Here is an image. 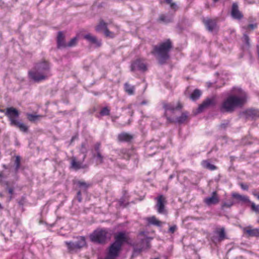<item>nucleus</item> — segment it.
<instances>
[{
    "mask_svg": "<svg viewBox=\"0 0 259 259\" xmlns=\"http://www.w3.org/2000/svg\"><path fill=\"white\" fill-rule=\"evenodd\" d=\"M51 75L50 64L45 60L36 63L28 72L29 77L37 82L46 80Z\"/></svg>",
    "mask_w": 259,
    "mask_h": 259,
    "instance_id": "f257e3e1",
    "label": "nucleus"
},
{
    "mask_svg": "<svg viewBox=\"0 0 259 259\" xmlns=\"http://www.w3.org/2000/svg\"><path fill=\"white\" fill-rule=\"evenodd\" d=\"M248 99L247 94L240 88L234 87L228 96V112L233 111L236 108L243 106Z\"/></svg>",
    "mask_w": 259,
    "mask_h": 259,
    "instance_id": "f03ea898",
    "label": "nucleus"
},
{
    "mask_svg": "<svg viewBox=\"0 0 259 259\" xmlns=\"http://www.w3.org/2000/svg\"><path fill=\"white\" fill-rule=\"evenodd\" d=\"M172 48V44L170 39L160 43L158 46H155L151 53L156 55L160 64L164 63L169 58V52Z\"/></svg>",
    "mask_w": 259,
    "mask_h": 259,
    "instance_id": "7ed1b4c3",
    "label": "nucleus"
},
{
    "mask_svg": "<svg viewBox=\"0 0 259 259\" xmlns=\"http://www.w3.org/2000/svg\"><path fill=\"white\" fill-rule=\"evenodd\" d=\"M126 241V237L123 232H119L115 236V241L109 247L106 257L107 259H115L119 255L121 246Z\"/></svg>",
    "mask_w": 259,
    "mask_h": 259,
    "instance_id": "20e7f679",
    "label": "nucleus"
},
{
    "mask_svg": "<svg viewBox=\"0 0 259 259\" xmlns=\"http://www.w3.org/2000/svg\"><path fill=\"white\" fill-rule=\"evenodd\" d=\"M111 235V231L109 229L98 228L90 235L89 238L93 242L104 244L110 239Z\"/></svg>",
    "mask_w": 259,
    "mask_h": 259,
    "instance_id": "39448f33",
    "label": "nucleus"
},
{
    "mask_svg": "<svg viewBox=\"0 0 259 259\" xmlns=\"http://www.w3.org/2000/svg\"><path fill=\"white\" fill-rule=\"evenodd\" d=\"M65 244L70 252H76L87 246L85 238L83 236L78 237L75 242L66 241Z\"/></svg>",
    "mask_w": 259,
    "mask_h": 259,
    "instance_id": "423d86ee",
    "label": "nucleus"
},
{
    "mask_svg": "<svg viewBox=\"0 0 259 259\" xmlns=\"http://www.w3.org/2000/svg\"><path fill=\"white\" fill-rule=\"evenodd\" d=\"M140 241L137 243L134 249V254L140 253L143 250L150 247V242L152 238L145 236L144 233L141 232L138 236Z\"/></svg>",
    "mask_w": 259,
    "mask_h": 259,
    "instance_id": "0eeeda50",
    "label": "nucleus"
},
{
    "mask_svg": "<svg viewBox=\"0 0 259 259\" xmlns=\"http://www.w3.org/2000/svg\"><path fill=\"white\" fill-rule=\"evenodd\" d=\"M155 199L157 200L155 207L158 213L164 215L167 214V211L165 208L167 201L165 197L162 195H160Z\"/></svg>",
    "mask_w": 259,
    "mask_h": 259,
    "instance_id": "6e6552de",
    "label": "nucleus"
},
{
    "mask_svg": "<svg viewBox=\"0 0 259 259\" xmlns=\"http://www.w3.org/2000/svg\"><path fill=\"white\" fill-rule=\"evenodd\" d=\"M239 116L241 118H256L259 117V110L253 108H249L245 109L240 113Z\"/></svg>",
    "mask_w": 259,
    "mask_h": 259,
    "instance_id": "1a4fd4ad",
    "label": "nucleus"
},
{
    "mask_svg": "<svg viewBox=\"0 0 259 259\" xmlns=\"http://www.w3.org/2000/svg\"><path fill=\"white\" fill-rule=\"evenodd\" d=\"M216 104L215 98L212 97L211 98H207L199 106L197 109V113H201L205 110L215 106Z\"/></svg>",
    "mask_w": 259,
    "mask_h": 259,
    "instance_id": "9d476101",
    "label": "nucleus"
},
{
    "mask_svg": "<svg viewBox=\"0 0 259 259\" xmlns=\"http://www.w3.org/2000/svg\"><path fill=\"white\" fill-rule=\"evenodd\" d=\"M1 183L5 191L10 195V200H11L14 194L15 183L13 181H1Z\"/></svg>",
    "mask_w": 259,
    "mask_h": 259,
    "instance_id": "9b49d317",
    "label": "nucleus"
},
{
    "mask_svg": "<svg viewBox=\"0 0 259 259\" xmlns=\"http://www.w3.org/2000/svg\"><path fill=\"white\" fill-rule=\"evenodd\" d=\"M5 115L9 118L11 122V125H12L16 121H17L16 118L18 117L19 113L16 109L13 107H9L6 109Z\"/></svg>",
    "mask_w": 259,
    "mask_h": 259,
    "instance_id": "f8f14e48",
    "label": "nucleus"
},
{
    "mask_svg": "<svg viewBox=\"0 0 259 259\" xmlns=\"http://www.w3.org/2000/svg\"><path fill=\"white\" fill-rule=\"evenodd\" d=\"M231 16L234 19L240 20L243 17V14L239 10L238 5L237 3H234L231 8Z\"/></svg>",
    "mask_w": 259,
    "mask_h": 259,
    "instance_id": "ddd939ff",
    "label": "nucleus"
},
{
    "mask_svg": "<svg viewBox=\"0 0 259 259\" xmlns=\"http://www.w3.org/2000/svg\"><path fill=\"white\" fill-rule=\"evenodd\" d=\"M242 231L244 235L247 237L259 236V229L250 226L243 228Z\"/></svg>",
    "mask_w": 259,
    "mask_h": 259,
    "instance_id": "4468645a",
    "label": "nucleus"
},
{
    "mask_svg": "<svg viewBox=\"0 0 259 259\" xmlns=\"http://www.w3.org/2000/svg\"><path fill=\"white\" fill-rule=\"evenodd\" d=\"M146 70L147 67L145 64L140 59L136 60L131 64V70L132 71H135L137 70L145 71Z\"/></svg>",
    "mask_w": 259,
    "mask_h": 259,
    "instance_id": "2eb2a0df",
    "label": "nucleus"
},
{
    "mask_svg": "<svg viewBox=\"0 0 259 259\" xmlns=\"http://www.w3.org/2000/svg\"><path fill=\"white\" fill-rule=\"evenodd\" d=\"M203 22L206 29L210 32L215 30L217 28L216 21L214 19H211L208 18L203 19Z\"/></svg>",
    "mask_w": 259,
    "mask_h": 259,
    "instance_id": "dca6fc26",
    "label": "nucleus"
},
{
    "mask_svg": "<svg viewBox=\"0 0 259 259\" xmlns=\"http://www.w3.org/2000/svg\"><path fill=\"white\" fill-rule=\"evenodd\" d=\"M84 38L87 40L90 43L94 45L96 47H99L101 46V40L91 34H87L84 35Z\"/></svg>",
    "mask_w": 259,
    "mask_h": 259,
    "instance_id": "f3484780",
    "label": "nucleus"
},
{
    "mask_svg": "<svg viewBox=\"0 0 259 259\" xmlns=\"http://www.w3.org/2000/svg\"><path fill=\"white\" fill-rule=\"evenodd\" d=\"M57 41L58 48L60 49L67 47V43L65 41V36L61 31L58 32Z\"/></svg>",
    "mask_w": 259,
    "mask_h": 259,
    "instance_id": "a211bd4d",
    "label": "nucleus"
},
{
    "mask_svg": "<svg viewBox=\"0 0 259 259\" xmlns=\"http://www.w3.org/2000/svg\"><path fill=\"white\" fill-rule=\"evenodd\" d=\"M204 201L207 205L217 204L219 202V200L216 192H213L211 196L205 198Z\"/></svg>",
    "mask_w": 259,
    "mask_h": 259,
    "instance_id": "6ab92c4d",
    "label": "nucleus"
},
{
    "mask_svg": "<svg viewBox=\"0 0 259 259\" xmlns=\"http://www.w3.org/2000/svg\"><path fill=\"white\" fill-rule=\"evenodd\" d=\"M233 198L236 199L239 202L246 203L249 202L248 197L245 195H241L236 193H233L232 194Z\"/></svg>",
    "mask_w": 259,
    "mask_h": 259,
    "instance_id": "aec40b11",
    "label": "nucleus"
},
{
    "mask_svg": "<svg viewBox=\"0 0 259 259\" xmlns=\"http://www.w3.org/2000/svg\"><path fill=\"white\" fill-rule=\"evenodd\" d=\"M133 138V135L127 133H122L118 136V139L121 142H130Z\"/></svg>",
    "mask_w": 259,
    "mask_h": 259,
    "instance_id": "412c9836",
    "label": "nucleus"
},
{
    "mask_svg": "<svg viewBox=\"0 0 259 259\" xmlns=\"http://www.w3.org/2000/svg\"><path fill=\"white\" fill-rule=\"evenodd\" d=\"M163 108L166 111H174L181 109L182 108V105L180 102L178 103V105L176 107L171 104H163Z\"/></svg>",
    "mask_w": 259,
    "mask_h": 259,
    "instance_id": "4be33fe9",
    "label": "nucleus"
},
{
    "mask_svg": "<svg viewBox=\"0 0 259 259\" xmlns=\"http://www.w3.org/2000/svg\"><path fill=\"white\" fill-rule=\"evenodd\" d=\"M71 164V167L75 170L83 168L84 167V166H83L82 162L77 161L75 157L72 158Z\"/></svg>",
    "mask_w": 259,
    "mask_h": 259,
    "instance_id": "5701e85b",
    "label": "nucleus"
},
{
    "mask_svg": "<svg viewBox=\"0 0 259 259\" xmlns=\"http://www.w3.org/2000/svg\"><path fill=\"white\" fill-rule=\"evenodd\" d=\"M149 224L153 225L156 226L160 227L161 226L162 223L158 220L155 216L149 217L147 219Z\"/></svg>",
    "mask_w": 259,
    "mask_h": 259,
    "instance_id": "b1692460",
    "label": "nucleus"
},
{
    "mask_svg": "<svg viewBox=\"0 0 259 259\" xmlns=\"http://www.w3.org/2000/svg\"><path fill=\"white\" fill-rule=\"evenodd\" d=\"M202 166L210 170H213L217 168L216 166L209 162L208 160H203L201 162Z\"/></svg>",
    "mask_w": 259,
    "mask_h": 259,
    "instance_id": "393cba45",
    "label": "nucleus"
},
{
    "mask_svg": "<svg viewBox=\"0 0 259 259\" xmlns=\"http://www.w3.org/2000/svg\"><path fill=\"white\" fill-rule=\"evenodd\" d=\"M80 152L84 154L83 160L85 159L87 156V154L88 152V148L87 143L86 142L81 143V147L79 149Z\"/></svg>",
    "mask_w": 259,
    "mask_h": 259,
    "instance_id": "a878e982",
    "label": "nucleus"
},
{
    "mask_svg": "<svg viewBox=\"0 0 259 259\" xmlns=\"http://www.w3.org/2000/svg\"><path fill=\"white\" fill-rule=\"evenodd\" d=\"M242 41L243 42L242 46L243 49H248L250 47V43L249 37L246 34H243Z\"/></svg>",
    "mask_w": 259,
    "mask_h": 259,
    "instance_id": "bb28decb",
    "label": "nucleus"
},
{
    "mask_svg": "<svg viewBox=\"0 0 259 259\" xmlns=\"http://www.w3.org/2000/svg\"><path fill=\"white\" fill-rule=\"evenodd\" d=\"M12 125L18 127L22 132H26L28 130V127L23 123L16 121Z\"/></svg>",
    "mask_w": 259,
    "mask_h": 259,
    "instance_id": "cd10ccee",
    "label": "nucleus"
},
{
    "mask_svg": "<svg viewBox=\"0 0 259 259\" xmlns=\"http://www.w3.org/2000/svg\"><path fill=\"white\" fill-rule=\"evenodd\" d=\"M124 90L125 91L130 95L134 94L135 93V86L131 85L128 83L124 84Z\"/></svg>",
    "mask_w": 259,
    "mask_h": 259,
    "instance_id": "c85d7f7f",
    "label": "nucleus"
},
{
    "mask_svg": "<svg viewBox=\"0 0 259 259\" xmlns=\"http://www.w3.org/2000/svg\"><path fill=\"white\" fill-rule=\"evenodd\" d=\"M216 234L218 236V240L219 241H221L225 239V229L221 228L217 230L216 231Z\"/></svg>",
    "mask_w": 259,
    "mask_h": 259,
    "instance_id": "c756f323",
    "label": "nucleus"
},
{
    "mask_svg": "<svg viewBox=\"0 0 259 259\" xmlns=\"http://www.w3.org/2000/svg\"><path fill=\"white\" fill-rule=\"evenodd\" d=\"M107 24L103 21L101 20L99 24L96 27V30L97 31H104L107 28Z\"/></svg>",
    "mask_w": 259,
    "mask_h": 259,
    "instance_id": "7c9ffc66",
    "label": "nucleus"
},
{
    "mask_svg": "<svg viewBox=\"0 0 259 259\" xmlns=\"http://www.w3.org/2000/svg\"><path fill=\"white\" fill-rule=\"evenodd\" d=\"M201 95V92L198 90L195 89L194 92L192 93V94L190 96V98L193 101H195L199 99V98L200 97Z\"/></svg>",
    "mask_w": 259,
    "mask_h": 259,
    "instance_id": "2f4dec72",
    "label": "nucleus"
},
{
    "mask_svg": "<svg viewBox=\"0 0 259 259\" xmlns=\"http://www.w3.org/2000/svg\"><path fill=\"white\" fill-rule=\"evenodd\" d=\"M188 113L187 112H184L182 115L177 118L176 122L179 123H183L187 118Z\"/></svg>",
    "mask_w": 259,
    "mask_h": 259,
    "instance_id": "473e14b6",
    "label": "nucleus"
},
{
    "mask_svg": "<svg viewBox=\"0 0 259 259\" xmlns=\"http://www.w3.org/2000/svg\"><path fill=\"white\" fill-rule=\"evenodd\" d=\"M20 161L21 158L19 156H16L15 157L14 165H15V169L14 172L15 173H17L20 167Z\"/></svg>",
    "mask_w": 259,
    "mask_h": 259,
    "instance_id": "72a5a7b5",
    "label": "nucleus"
},
{
    "mask_svg": "<svg viewBox=\"0 0 259 259\" xmlns=\"http://www.w3.org/2000/svg\"><path fill=\"white\" fill-rule=\"evenodd\" d=\"M27 116L28 119L30 121H35L42 117L41 115L32 114H27Z\"/></svg>",
    "mask_w": 259,
    "mask_h": 259,
    "instance_id": "f704fd0d",
    "label": "nucleus"
},
{
    "mask_svg": "<svg viewBox=\"0 0 259 259\" xmlns=\"http://www.w3.org/2000/svg\"><path fill=\"white\" fill-rule=\"evenodd\" d=\"M159 20L164 23H169L171 21V18L166 16L164 15H161L159 16Z\"/></svg>",
    "mask_w": 259,
    "mask_h": 259,
    "instance_id": "c9c22d12",
    "label": "nucleus"
},
{
    "mask_svg": "<svg viewBox=\"0 0 259 259\" xmlns=\"http://www.w3.org/2000/svg\"><path fill=\"white\" fill-rule=\"evenodd\" d=\"M94 157H96L97 164H101L103 162V156L100 152L97 153L96 155H94Z\"/></svg>",
    "mask_w": 259,
    "mask_h": 259,
    "instance_id": "e433bc0d",
    "label": "nucleus"
},
{
    "mask_svg": "<svg viewBox=\"0 0 259 259\" xmlns=\"http://www.w3.org/2000/svg\"><path fill=\"white\" fill-rule=\"evenodd\" d=\"M77 184L82 190L84 191H85L89 187V185L84 182L78 181L77 182Z\"/></svg>",
    "mask_w": 259,
    "mask_h": 259,
    "instance_id": "4c0bfd02",
    "label": "nucleus"
},
{
    "mask_svg": "<svg viewBox=\"0 0 259 259\" xmlns=\"http://www.w3.org/2000/svg\"><path fill=\"white\" fill-rule=\"evenodd\" d=\"M77 42V38L75 37L72 38L70 41L67 44V47H72L75 46Z\"/></svg>",
    "mask_w": 259,
    "mask_h": 259,
    "instance_id": "58836bf2",
    "label": "nucleus"
},
{
    "mask_svg": "<svg viewBox=\"0 0 259 259\" xmlns=\"http://www.w3.org/2000/svg\"><path fill=\"white\" fill-rule=\"evenodd\" d=\"M104 34L107 37L113 38L115 36L114 33L111 31H110L107 28L104 30Z\"/></svg>",
    "mask_w": 259,
    "mask_h": 259,
    "instance_id": "ea45409f",
    "label": "nucleus"
},
{
    "mask_svg": "<svg viewBox=\"0 0 259 259\" xmlns=\"http://www.w3.org/2000/svg\"><path fill=\"white\" fill-rule=\"evenodd\" d=\"M110 113V110L107 107L103 108L100 111V114L101 115H108Z\"/></svg>",
    "mask_w": 259,
    "mask_h": 259,
    "instance_id": "a19ab883",
    "label": "nucleus"
},
{
    "mask_svg": "<svg viewBox=\"0 0 259 259\" xmlns=\"http://www.w3.org/2000/svg\"><path fill=\"white\" fill-rule=\"evenodd\" d=\"M251 207L253 211L259 213V205H255L254 203L252 202Z\"/></svg>",
    "mask_w": 259,
    "mask_h": 259,
    "instance_id": "79ce46f5",
    "label": "nucleus"
},
{
    "mask_svg": "<svg viewBox=\"0 0 259 259\" xmlns=\"http://www.w3.org/2000/svg\"><path fill=\"white\" fill-rule=\"evenodd\" d=\"M221 110L223 112H227V99L224 101L222 106L221 108Z\"/></svg>",
    "mask_w": 259,
    "mask_h": 259,
    "instance_id": "37998d69",
    "label": "nucleus"
},
{
    "mask_svg": "<svg viewBox=\"0 0 259 259\" xmlns=\"http://www.w3.org/2000/svg\"><path fill=\"white\" fill-rule=\"evenodd\" d=\"M256 27V24H251L248 25L246 27H243V28L247 31L249 29L253 30V29H255Z\"/></svg>",
    "mask_w": 259,
    "mask_h": 259,
    "instance_id": "c03bdc74",
    "label": "nucleus"
},
{
    "mask_svg": "<svg viewBox=\"0 0 259 259\" xmlns=\"http://www.w3.org/2000/svg\"><path fill=\"white\" fill-rule=\"evenodd\" d=\"M123 153H124V155L123 156V158L125 159H129L130 157V154L129 153V151L127 150H123Z\"/></svg>",
    "mask_w": 259,
    "mask_h": 259,
    "instance_id": "a18cd8bd",
    "label": "nucleus"
},
{
    "mask_svg": "<svg viewBox=\"0 0 259 259\" xmlns=\"http://www.w3.org/2000/svg\"><path fill=\"white\" fill-rule=\"evenodd\" d=\"M178 5H177V4L176 3H173L172 4H171V6H170V8L173 10L174 11H176L178 9Z\"/></svg>",
    "mask_w": 259,
    "mask_h": 259,
    "instance_id": "49530a36",
    "label": "nucleus"
},
{
    "mask_svg": "<svg viewBox=\"0 0 259 259\" xmlns=\"http://www.w3.org/2000/svg\"><path fill=\"white\" fill-rule=\"evenodd\" d=\"M177 229V226L176 225H174L172 226H171L169 228V232H170L171 233H174L176 231Z\"/></svg>",
    "mask_w": 259,
    "mask_h": 259,
    "instance_id": "de8ad7c7",
    "label": "nucleus"
},
{
    "mask_svg": "<svg viewBox=\"0 0 259 259\" xmlns=\"http://www.w3.org/2000/svg\"><path fill=\"white\" fill-rule=\"evenodd\" d=\"M100 143H97L95 145L94 148H95V151H96V153L100 152Z\"/></svg>",
    "mask_w": 259,
    "mask_h": 259,
    "instance_id": "09e8293b",
    "label": "nucleus"
},
{
    "mask_svg": "<svg viewBox=\"0 0 259 259\" xmlns=\"http://www.w3.org/2000/svg\"><path fill=\"white\" fill-rule=\"evenodd\" d=\"M76 198L78 201V202H80L82 200V198L81 196V191H79L77 193V196Z\"/></svg>",
    "mask_w": 259,
    "mask_h": 259,
    "instance_id": "8fccbe9b",
    "label": "nucleus"
},
{
    "mask_svg": "<svg viewBox=\"0 0 259 259\" xmlns=\"http://www.w3.org/2000/svg\"><path fill=\"white\" fill-rule=\"evenodd\" d=\"M230 32L231 34V38H235V31L234 29H230Z\"/></svg>",
    "mask_w": 259,
    "mask_h": 259,
    "instance_id": "3c124183",
    "label": "nucleus"
},
{
    "mask_svg": "<svg viewBox=\"0 0 259 259\" xmlns=\"http://www.w3.org/2000/svg\"><path fill=\"white\" fill-rule=\"evenodd\" d=\"M240 186L242 189L245 190H247L248 188V187L247 185H245L243 184H241Z\"/></svg>",
    "mask_w": 259,
    "mask_h": 259,
    "instance_id": "603ef678",
    "label": "nucleus"
},
{
    "mask_svg": "<svg viewBox=\"0 0 259 259\" xmlns=\"http://www.w3.org/2000/svg\"><path fill=\"white\" fill-rule=\"evenodd\" d=\"M226 127V123H222L220 125V128L221 130H225Z\"/></svg>",
    "mask_w": 259,
    "mask_h": 259,
    "instance_id": "864d4df0",
    "label": "nucleus"
},
{
    "mask_svg": "<svg viewBox=\"0 0 259 259\" xmlns=\"http://www.w3.org/2000/svg\"><path fill=\"white\" fill-rule=\"evenodd\" d=\"M252 194L259 200V193H256L255 191L252 192Z\"/></svg>",
    "mask_w": 259,
    "mask_h": 259,
    "instance_id": "5fc2aeb1",
    "label": "nucleus"
},
{
    "mask_svg": "<svg viewBox=\"0 0 259 259\" xmlns=\"http://www.w3.org/2000/svg\"><path fill=\"white\" fill-rule=\"evenodd\" d=\"M166 4L169 5V6H171V4H172L174 2H172V0H165Z\"/></svg>",
    "mask_w": 259,
    "mask_h": 259,
    "instance_id": "6e6d98bb",
    "label": "nucleus"
},
{
    "mask_svg": "<svg viewBox=\"0 0 259 259\" xmlns=\"http://www.w3.org/2000/svg\"><path fill=\"white\" fill-rule=\"evenodd\" d=\"M245 2L248 4H253L254 1L253 0H245Z\"/></svg>",
    "mask_w": 259,
    "mask_h": 259,
    "instance_id": "4d7b16f0",
    "label": "nucleus"
},
{
    "mask_svg": "<svg viewBox=\"0 0 259 259\" xmlns=\"http://www.w3.org/2000/svg\"><path fill=\"white\" fill-rule=\"evenodd\" d=\"M148 103V101H143V102H141V105H145V104H146Z\"/></svg>",
    "mask_w": 259,
    "mask_h": 259,
    "instance_id": "13d9d810",
    "label": "nucleus"
},
{
    "mask_svg": "<svg viewBox=\"0 0 259 259\" xmlns=\"http://www.w3.org/2000/svg\"><path fill=\"white\" fill-rule=\"evenodd\" d=\"M3 167L5 168V169H8V166L5 164H3Z\"/></svg>",
    "mask_w": 259,
    "mask_h": 259,
    "instance_id": "bf43d9fd",
    "label": "nucleus"
},
{
    "mask_svg": "<svg viewBox=\"0 0 259 259\" xmlns=\"http://www.w3.org/2000/svg\"><path fill=\"white\" fill-rule=\"evenodd\" d=\"M3 177V174L2 172H0V178Z\"/></svg>",
    "mask_w": 259,
    "mask_h": 259,
    "instance_id": "052dcab7",
    "label": "nucleus"
},
{
    "mask_svg": "<svg viewBox=\"0 0 259 259\" xmlns=\"http://www.w3.org/2000/svg\"><path fill=\"white\" fill-rule=\"evenodd\" d=\"M0 112H4V110L0 109Z\"/></svg>",
    "mask_w": 259,
    "mask_h": 259,
    "instance_id": "680f3d73",
    "label": "nucleus"
},
{
    "mask_svg": "<svg viewBox=\"0 0 259 259\" xmlns=\"http://www.w3.org/2000/svg\"><path fill=\"white\" fill-rule=\"evenodd\" d=\"M74 139V137H72L71 140V142H72Z\"/></svg>",
    "mask_w": 259,
    "mask_h": 259,
    "instance_id": "e2e57ef3",
    "label": "nucleus"
},
{
    "mask_svg": "<svg viewBox=\"0 0 259 259\" xmlns=\"http://www.w3.org/2000/svg\"><path fill=\"white\" fill-rule=\"evenodd\" d=\"M167 120H168L169 121H170L172 122V121H171V120H170V118H169V117H167Z\"/></svg>",
    "mask_w": 259,
    "mask_h": 259,
    "instance_id": "0e129e2a",
    "label": "nucleus"
},
{
    "mask_svg": "<svg viewBox=\"0 0 259 259\" xmlns=\"http://www.w3.org/2000/svg\"><path fill=\"white\" fill-rule=\"evenodd\" d=\"M3 208V207L2 206V205L0 203V209H2Z\"/></svg>",
    "mask_w": 259,
    "mask_h": 259,
    "instance_id": "69168bd1",
    "label": "nucleus"
},
{
    "mask_svg": "<svg viewBox=\"0 0 259 259\" xmlns=\"http://www.w3.org/2000/svg\"><path fill=\"white\" fill-rule=\"evenodd\" d=\"M172 178V175H171V176L169 177V178H170V179H171Z\"/></svg>",
    "mask_w": 259,
    "mask_h": 259,
    "instance_id": "338daca9",
    "label": "nucleus"
},
{
    "mask_svg": "<svg viewBox=\"0 0 259 259\" xmlns=\"http://www.w3.org/2000/svg\"><path fill=\"white\" fill-rule=\"evenodd\" d=\"M257 222L259 223V219L257 220Z\"/></svg>",
    "mask_w": 259,
    "mask_h": 259,
    "instance_id": "774afa93",
    "label": "nucleus"
}]
</instances>
